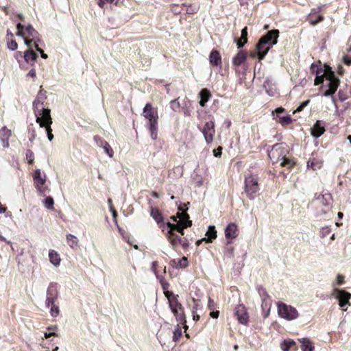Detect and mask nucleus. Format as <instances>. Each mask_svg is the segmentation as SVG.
Instances as JSON below:
<instances>
[{"label":"nucleus","mask_w":351,"mask_h":351,"mask_svg":"<svg viewBox=\"0 0 351 351\" xmlns=\"http://www.w3.org/2000/svg\"><path fill=\"white\" fill-rule=\"evenodd\" d=\"M170 106L173 110H176L180 108V103L178 101V99H173L170 102Z\"/></svg>","instance_id":"50"},{"label":"nucleus","mask_w":351,"mask_h":351,"mask_svg":"<svg viewBox=\"0 0 351 351\" xmlns=\"http://www.w3.org/2000/svg\"><path fill=\"white\" fill-rule=\"evenodd\" d=\"M221 151H222V148L220 147H218L217 149H214L213 150L214 156L215 157H220L221 155Z\"/></svg>","instance_id":"60"},{"label":"nucleus","mask_w":351,"mask_h":351,"mask_svg":"<svg viewBox=\"0 0 351 351\" xmlns=\"http://www.w3.org/2000/svg\"><path fill=\"white\" fill-rule=\"evenodd\" d=\"M27 48L23 53V58L27 64H33L38 58V55L34 50V46L27 47Z\"/></svg>","instance_id":"17"},{"label":"nucleus","mask_w":351,"mask_h":351,"mask_svg":"<svg viewBox=\"0 0 351 351\" xmlns=\"http://www.w3.org/2000/svg\"><path fill=\"white\" fill-rule=\"evenodd\" d=\"M278 313L279 316L288 320H291L298 317L296 309L284 303H278Z\"/></svg>","instance_id":"9"},{"label":"nucleus","mask_w":351,"mask_h":351,"mask_svg":"<svg viewBox=\"0 0 351 351\" xmlns=\"http://www.w3.org/2000/svg\"><path fill=\"white\" fill-rule=\"evenodd\" d=\"M234 315L237 317L239 322L241 324L246 325L249 320V316L247 313L245 306L240 304L234 309Z\"/></svg>","instance_id":"13"},{"label":"nucleus","mask_w":351,"mask_h":351,"mask_svg":"<svg viewBox=\"0 0 351 351\" xmlns=\"http://www.w3.org/2000/svg\"><path fill=\"white\" fill-rule=\"evenodd\" d=\"M182 336V330L179 325L177 326V328L173 331V341H178L180 337Z\"/></svg>","instance_id":"39"},{"label":"nucleus","mask_w":351,"mask_h":351,"mask_svg":"<svg viewBox=\"0 0 351 351\" xmlns=\"http://www.w3.org/2000/svg\"><path fill=\"white\" fill-rule=\"evenodd\" d=\"M348 89H339L338 93L339 99L341 101H343L348 98Z\"/></svg>","instance_id":"41"},{"label":"nucleus","mask_w":351,"mask_h":351,"mask_svg":"<svg viewBox=\"0 0 351 351\" xmlns=\"http://www.w3.org/2000/svg\"><path fill=\"white\" fill-rule=\"evenodd\" d=\"M261 308L263 310H267L268 308H271V300H265L263 299L261 300Z\"/></svg>","instance_id":"44"},{"label":"nucleus","mask_w":351,"mask_h":351,"mask_svg":"<svg viewBox=\"0 0 351 351\" xmlns=\"http://www.w3.org/2000/svg\"><path fill=\"white\" fill-rule=\"evenodd\" d=\"M143 114L145 119L149 121V130L150 131V136L153 140L157 138V130H158V114L154 111L150 104H147L143 109Z\"/></svg>","instance_id":"6"},{"label":"nucleus","mask_w":351,"mask_h":351,"mask_svg":"<svg viewBox=\"0 0 351 351\" xmlns=\"http://www.w3.org/2000/svg\"><path fill=\"white\" fill-rule=\"evenodd\" d=\"M244 191L250 199H254L259 195V185L256 176L250 175L245 177Z\"/></svg>","instance_id":"7"},{"label":"nucleus","mask_w":351,"mask_h":351,"mask_svg":"<svg viewBox=\"0 0 351 351\" xmlns=\"http://www.w3.org/2000/svg\"><path fill=\"white\" fill-rule=\"evenodd\" d=\"M11 134V130L8 129L5 126L3 127L0 130V140L2 143L3 147L5 148H8L10 146L9 138Z\"/></svg>","instance_id":"19"},{"label":"nucleus","mask_w":351,"mask_h":351,"mask_svg":"<svg viewBox=\"0 0 351 351\" xmlns=\"http://www.w3.org/2000/svg\"><path fill=\"white\" fill-rule=\"evenodd\" d=\"M45 182H46L45 177L44 178H41L37 179L36 180H34L36 187L40 192H43L42 187L45 184Z\"/></svg>","instance_id":"37"},{"label":"nucleus","mask_w":351,"mask_h":351,"mask_svg":"<svg viewBox=\"0 0 351 351\" xmlns=\"http://www.w3.org/2000/svg\"><path fill=\"white\" fill-rule=\"evenodd\" d=\"M150 215L152 218L156 221V222L159 225L160 228L162 229V232H165L167 225L166 223L163 222V216L162 213L160 212L158 208L152 207L150 211Z\"/></svg>","instance_id":"16"},{"label":"nucleus","mask_w":351,"mask_h":351,"mask_svg":"<svg viewBox=\"0 0 351 351\" xmlns=\"http://www.w3.org/2000/svg\"><path fill=\"white\" fill-rule=\"evenodd\" d=\"M208 308L210 310H213L214 308H215V302L214 301L210 298L209 300H208Z\"/></svg>","instance_id":"63"},{"label":"nucleus","mask_w":351,"mask_h":351,"mask_svg":"<svg viewBox=\"0 0 351 351\" xmlns=\"http://www.w3.org/2000/svg\"><path fill=\"white\" fill-rule=\"evenodd\" d=\"M180 245L182 246L184 250H186L189 247V243L188 240L186 239H184L182 240V243H180Z\"/></svg>","instance_id":"59"},{"label":"nucleus","mask_w":351,"mask_h":351,"mask_svg":"<svg viewBox=\"0 0 351 351\" xmlns=\"http://www.w3.org/2000/svg\"><path fill=\"white\" fill-rule=\"evenodd\" d=\"M45 206L49 210L53 209L54 200L51 196L47 197L43 201Z\"/></svg>","instance_id":"34"},{"label":"nucleus","mask_w":351,"mask_h":351,"mask_svg":"<svg viewBox=\"0 0 351 351\" xmlns=\"http://www.w3.org/2000/svg\"><path fill=\"white\" fill-rule=\"evenodd\" d=\"M47 91L44 89H40V91L38 92L36 98L33 102V108L34 111V114L36 116V118H37L38 114H40L42 112V110H45V108H43L41 109L39 108V105H43L45 99L47 98ZM46 109H49L48 108H46Z\"/></svg>","instance_id":"10"},{"label":"nucleus","mask_w":351,"mask_h":351,"mask_svg":"<svg viewBox=\"0 0 351 351\" xmlns=\"http://www.w3.org/2000/svg\"><path fill=\"white\" fill-rule=\"evenodd\" d=\"M26 159L29 164H32L34 160V154L31 149H27L25 153Z\"/></svg>","instance_id":"42"},{"label":"nucleus","mask_w":351,"mask_h":351,"mask_svg":"<svg viewBox=\"0 0 351 351\" xmlns=\"http://www.w3.org/2000/svg\"><path fill=\"white\" fill-rule=\"evenodd\" d=\"M207 238H203L196 241V244L199 245L204 241L207 243H211L217 237V230L214 226H209L206 233Z\"/></svg>","instance_id":"18"},{"label":"nucleus","mask_w":351,"mask_h":351,"mask_svg":"<svg viewBox=\"0 0 351 351\" xmlns=\"http://www.w3.org/2000/svg\"><path fill=\"white\" fill-rule=\"evenodd\" d=\"M16 36L23 37L24 43L27 47L35 46L41 43V36L31 24L27 25L21 23L16 24Z\"/></svg>","instance_id":"5"},{"label":"nucleus","mask_w":351,"mask_h":351,"mask_svg":"<svg viewBox=\"0 0 351 351\" xmlns=\"http://www.w3.org/2000/svg\"><path fill=\"white\" fill-rule=\"evenodd\" d=\"M173 313L174 316L176 317V320L178 322H179L180 324H184V328L185 329H187L188 326H186V321L184 309L182 310V311H176L173 312Z\"/></svg>","instance_id":"27"},{"label":"nucleus","mask_w":351,"mask_h":351,"mask_svg":"<svg viewBox=\"0 0 351 351\" xmlns=\"http://www.w3.org/2000/svg\"><path fill=\"white\" fill-rule=\"evenodd\" d=\"M95 143L97 146L101 147L103 143H105L106 141L103 140L100 136L95 135L93 138Z\"/></svg>","instance_id":"49"},{"label":"nucleus","mask_w":351,"mask_h":351,"mask_svg":"<svg viewBox=\"0 0 351 351\" xmlns=\"http://www.w3.org/2000/svg\"><path fill=\"white\" fill-rule=\"evenodd\" d=\"M333 295L339 301V304L343 311H346V308H343L346 305L350 304L349 300L351 298V294L344 290H340L335 289Z\"/></svg>","instance_id":"11"},{"label":"nucleus","mask_w":351,"mask_h":351,"mask_svg":"<svg viewBox=\"0 0 351 351\" xmlns=\"http://www.w3.org/2000/svg\"><path fill=\"white\" fill-rule=\"evenodd\" d=\"M193 301L194 302V305L193 306V310L192 311H195V312H197V308L199 306V300L193 298Z\"/></svg>","instance_id":"58"},{"label":"nucleus","mask_w":351,"mask_h":351,"mask_svg":"<svg viewBox=\"0 0 351 351\" xmlns=\"http://www.w3.org/2000/svg\"><path fill=\"white\" fill-rule=\"evenodd\" d=\"M17 262H18V264H19V266L21 265L22 267H24L25 265L23 263V254H21L20 256H18L17 258Z\"/></svg>","instance_id":"61"},{"label":"nucleus","mask_w":351,"mask_h":351,"mask_svg":"<svg viewBox=\"0 0 351 351\" xmlns=\"http://www.w3.org/2000/svg\"><path fill=\"white\" fill-rule=\"evenodd\" d=\"M36 121L40 128H45L47 138L49 141H51L53 139V135L51 128V125L53 123L52 118L51 117V110L45 109L42 110L40 114H38L37 118H36Z\"/></svg>","instance_id":"8"},{"label":"nucleus","mask_w":351,"mask_h":351,"mask_svg":"<svg viewBox=\"0 0 351 351\" xmlns=\"http://www.w3.org/2000/svg\"><path fill=\"white\" fill-rule=\"evenodd\" d=\"M51 306V308H50V313H51V315L53 317H56L58 315H59V307L56 305L54 304V303L53 304H51L50 305Z\"/></svg>","instance_id":"43"},{"label":"nucleus","mask_w":351,"mask_h":351,"mask_svg":"<svg viewBox=\"0 0 351 351\" xmlns=\"http://www.w3.org/2000/svg\"><path fill=\"white\" fill-rule=\"evenodd\" d=\"M258 292L261 298V300H263V299L271 300L270 296L267 293L266 289L263 288L262 287H258Z\"/></svg>","instance_id":"36"},{"label":"nucleus","mask_w":351,"mask_h":351,"mask_svg":"<svg viewBox=\"0 0 351 351\" xmlns=\"http://www.w3.org/2000/svg\"><path fill=\"white\" fill-rule=\"evenodd\" d=\"M289 152L288 145L285 143H276L267 149L268 156L273 164L280 162V165L283 167L290 169L293 167L295 162L292 159L287 157Z\"/></svg>","instance_id":"3"},{"label":"nucleus","mask_w":351,"mask_h":351,"mask_svg":"<svg viewBox=\"0 0 351 351\" xmlns=\"http://www.w3.org/2000/svg\"><path fill=\"white\" fill-rule=\"evenodd\" d=\"M267 94L270 96L273 97L276 95V89H265Z\"/></svg>","instance_id":"64"},{"label":"nucleus","mask_w":351,"mask_h":351,"mask_svg":"<svg viewBox=\"0 0 351 351\" xmlns=\"http://www.w3.org/2000/svg\"><path fill=\"white\" fill-rule=\"evenodd\" d=\"M247 54L243 51H239L233 58L232 63L235 66L241 65L246 60Z\"/></svg>","instance_id":"26"},{"label":"nucleus","mask_w":351,"mask_h":351,"mask_svg":"<svg viewBox=\"0 0 351 351\" xmlns=\"http://www.w3.org/2000/svg\"><path fill=\"white\" fill-rule=\"evenodd\" d=\"M330 232V229L328 227H324L320 230V234L322 237L328 236Z\"/></svg>","instance_id":"51"},{"label":"nucleus","mask_w":351,"mask_h":351,"mask_svg":"<svg viewBox=\"0 0 351 351\" xmlns=\"http://www.w3.org/2000/svg\"><path fill=\"white\" fill-rule=\"evenodd\" d=\"M66 239L68 245L71 247L74 248L77 246L78 239L75 236L69 234L66 235Z\"/></svg>","instance_id":"32"},{"label":"nucleus","mask_w":351,"mask_h":351,"mask_svg":"<svg viewBox=\"0 0 351 351\" xmlns=\"http://www.w3.org/2000/svg\"><path fill=\"white\" fill-rule=\"evenodd\" d=\"M225 256L227 257L231 258L234 256L233 254V247H226L225 249Z\"/></svg>","instance_id":"52"},{"label":"nucleus","mask_w":351,"mask_h":351,"mask_svg":"<svg viewBox=\"0 0 351 351\" xmlns=\"http://www.w3.org/2000/svg\"><path fill=\"white\" fill-rule=\"evenodd\" d=\"M317 201L326 208V209L324 210V213H326L327 210L330 208V206L332 202V197L331 194L324 193L322 194L321 197L319 195L317 198Z\"/></svg>","instance_id":"21"},{"label":"nucleus","mask_w":351,"mask_h":351,"mask_svg":"<svg viewBox=\"0 0 351 351\" xmlns=\"http://www.w3.org/2000/svg\"><path fill=\"white\" fill-rule=\"evenodd\" d=\"M234 42L237 43L238 49L242 48L245 43L247 42V28L245 27L241 30V34L240 38H235Z\"/></svg>","instance_id":"23"},{"label":"nucleus","mask_w":351,"mask_h":351,"mask_svg":"<svg viewBox=\"0 0 351 351\" xmlns=\"http://www.w3.org/2000/svg\"><path fill=\"white\" fill-rule=\"evenodd\" d=\"M58 297V290L56 285L51 283L47 290V297L45 301V305L49 308L51 304L55 302V300Z\"/></svg>","instance_id":"15"},{"label":"nucleus","mask_w":351,"mask_h":351,"mask_svg":"<svg viewBox=\"0 0 351 351\" xmlns=\"http://www.w3.org/2000/svg\"><path fill=\"white\" fill-rule=\"evenodd\" d=\"M188 259L186 257L183 256L182 258L178 261V265L176 268H186L188 266Z\"/></svg>","instance_id":"38"},{"label":"nucleus","mask_w":351,"mask_h":351,"mask_svg":"<svg viewBox=\"0 0 351 351\" xmlns=\"http://www.w3.org/2000/svg\"><path fill=\"white\" fill-rule=\"evenodd\" d=\"M307 106V100L304 101L300 105L293 111V114H296L302 111Z\"/></svg>","instance_id":"48"},{"label":"nucleus","mask_w":351,"mask_h":351,"mask_svg":"<svg viewBox=\"0 0 351 351\" xmlns=\"http://www.w3.org/2000/svg\"><path fill=\"white\" fill-rule=\"evenodd\" d=\"M202 132L204 134L206 142L207 143H210L213 141V136L215 133L214 121H210L206 122L202 130Z\"/></svg>","instance_id":"12"},{"label":"nucleus","mask_w":351,"mask_h":351,"mask_svg":"<svg viewBox=\"0 0 351 351\" xmlns=\"http://www.w3.org/2000/svg\"><path fill=\"white\" fill-rule=\"evenodd\" d=\"M324 19V17L322 14L311 15V16H308V23L312 25H315L318 23L322 22Z\"/></svg>","instance_id":"31"},{"label":"nucleus","mask_w":351,"mask_h":351,"mask_svg":"<svg viewBox=\"0 0 351 351\" xmlns=\"http://www.w3.org/2000/svg\"><path fill=\"white\" fill-rule=\"evenodd\" d=\"M278 118V122L283 126L289 125L293 121L289 115L280 116Z\"/></svg>","instance_id":"33"},{"label":"nucleus","mask_w":351,"mask_h":351,"mask_svg":"<svg viewBox=\"0 0 351 351\" xmlns=\"http://www.w3.org/2000/svg\"><path fill=\"white\" fill-rule=\"evenodd\" d=\"M171 294H172V297H173L172 299H170L169 298H168L169 304V307L171 308V312L173 313L176 311H182V310L184 309V307L182 305V304L180 302H179L178 300V295H174L173 293H171Z\"/></svg>","instance_id":"22"},{"label":"nucleus","mask_w":351,"mask_h":351,"mask_svg":"<svg viewBox=\"0 0 351 351\" xmlns=\"http://www.w3.org/2000/svg\"><path fill=\"white\" fill-rule=\"evenodd\" d=\"M301 342V350L302 351H307V338H303Z\"/></svg>","instance_id":"53"},{"label":"nucleus","mask_w":351,"mask_h":351,"mask_svg":"<svg viewBox=\"0 0 351 351\" xmlns=\"http://www.w3.org/2000/svg\"><path fill=\"white\" fill-rule=\"evenodd\" d=\"M8 48L12 51H15L18 48V44L15 40L11 39L10 41L8 42Z\"/></svg>","instance_id":"45"},{"label":"nucleus","mask_w":351,"mask_h":351,"mask_svg":"<svg viewBox=\"0 0 351 351\" xmlns=\"http://www.w3.org/2000/svg\"><path fill=\"white\" fill-rule=\"evenodd\" d=\"M315 155L317 156V154L312 153L311 160V167L313 170L319 169L322 167V161L320 158L315 157Z\"/></svg>","instance_id":"28"},{"label":"nucleus","mask_w":351,"mask_h":351,"mask_svg":"<svg viewBox=\"0 0 351 351\" xmlns=\"http://www.w3.org/2000/svg\"><path fill=\"white\" fill-rule=\"evenodd\" d=\"M178 207L179 211H180V213L188 214L186 213V210H188L186 204H182V203L180 202V204L178 205Z\"/></svg>","instance_id":"46"},{"label":"nucleus","mask_w":351,"mask_h":351,"mask_svg":"<svg viewBox=\"0 0 351 351\" xmlns=\"http://www.w3.org/2000/svg\"><path fill=\"white\" fill-rule=\"evenodd\" d=\"M238 236L237 226L234 223H229L225 228V237L227 239H232Z\"/></svg>","instance_id":"20"},{"label":"nucleus","mask_w":351,"mask_h":351,"mask_svg":"<svg viewBox=\"0 0 351 351\" xmlns=\"http://www.w3.org/2000/svg\"><path fill=\"white\" fill-rule=\"evenodd\" d=\"M49 257L50 262L53 265H54L56 266L60 265V258L59 257V255L54 250L49 251Z\"/></svg>","instance_id":"30"},{"label":"nucleus","mask_w":351,"mask_h":351,"mask_svg":"<svg viewBox=\"0 0 351 351\" xmlns=\"http://www.w3.org/2000/svg\"><path fill=\"white\" fill-rule=\"evenodd\" d=\"M310 71L314 76L315 85L322 84L320 88H338L339 79L329 66L322 64L320 61L318 64L312 63L310 66Z\"/></svg>","instance_id":"1"},{"label":"nucleus","mask_w":351,"mask_h":351,"mask_svg":"<svg viewBox=\"0 0 351 351\" xmlns=\"http://www.w3.org/2000/svg\"><path fill=\"white\" fill-rule=\"evenodd\" d=\"M34 47V49L40 53L41 57L43 59H47L48 58V56L44 52V51L39 47L38 45H36Z\"/></svg>","instance_id":"47"},{"label":"nucleus","mask_w":351,"mask_h":351,"mask_svg":"<svg viewBox=\"0 0 351 351\" xmlns=\"http://www.w3.org/2000/svg\"><path fill=\"white\" fill-rule=\"evenodd\" d=\"M279 30L273 29L268 31L262 36L256 45L257 56L259 60H263L269 49L278 42Z\"/></svg>","instance_id":"4"},{"label":"nucleus","mask_w":351,"mask_h":351,"mask_svg":"<svg viewBox=\"0 0 351 351\" xmlns=\"http://www.w3.org/2000/svg\"><path fill=\"white\" fill-rule=\"evenodd\" d=\"M114 0H98V5L100 8H103L104 5L107 3H112Z\"/></svg>","instance_id":"54"},{"label":"nucleus","mask_w":351,"mask_h":351,"mask_svg":"<svg viewBox=\"0 0 351 351\" xmlns=\"http://www.w3.org/2000/svg\"><path fill=\"white\" fill-rule=\"evenodd\" d=\"M101 147H103L104 152L110 158L113 156L114 152L108 142L106 141L105 143H103Z\"/></svg>","instance_id":"35"},{"label":"nucleus","mask_w":351,"mask_h":351,"mask_svg":"<svg viewBox=\"0 0 351 351\" xmlns=\"http://www.w3.org/2000/svg\"><path fill=\"white\" fill-rule=\"evenodd\" d=\"M209 60L212 65L218 66L221 62L220 53L217 50H212L210 53Z\"/></svg>","instance_id":"24"},{"label":"nucleus","mask_w":351,"mask_h":351,"mask_svg":"<svg viewBox=\"0 0 351 351\" xmlns=\"http://www.w3.org/2000/svg\"><path fill=\"white\" fill-rule=\"evenodd\" d=\"M337 89H326L324 95L325 96H332Z\"/></svg>","instance_id":"57"},{"label":"nucleus","mask_w":351,"mask_h":351,"mask_svg":"<svg viewBox=\"0 0 351 351\" xmlns=\"http://www.w3.org/2000/svg\"><path fill=\"white\" fill-rule=\"evenodd\" d=\"M211 96L210 93L208 91V89H202L199 93V97L200 98L199 105L204 107L206 103L209 100Z\"/></svg>","instance_id":"25"},{"label":"nucleus","mask_w":351,"mask_h":351,"mask_svg":"<svg viewBox=\"0 0 351 351\" xmlns=\"http://www.w3.org/2000/svg\"><path fill=\"white\" fill-rule=\"evenodd\" d=\"M343 62H344L345 64L350 65L351 64V56H345L343 57Z\"/></svg>","instance_id":"62"},{"label":"nucleus","mask_w":351,"mask_h":351,"mask_svg":"<svg viewBox=\"0 0 351 351\" xmlns=\"http://www.w3.org/2000/svg\"><path fill=\"white\" fill-rule=\"evenodd\" d=\"M285 111V108H283L282 107H279V108H277L274 114L275 113L276 114V117H278L280 116H281L280 114L284 112Z\"/></svg>","instance_id":"56"},{"label":"nucleus","mask_w":351,"mask_h":351,"mask_svg":"<svg viewBox=\"0 0 351 351\" xmlns=\"http://www.w3.org/2000/svg\"><path fill=\"white\" fill-rule=\"evenodd\" d=\"M180 217L179 223H171L168 221L166 223L167 228L165 232H163L167 240L171 243L173 250H176V247L178 245L182 243V239L176 234L174 231L179 232L180 234H184V228H187L192 226V221L189 219V215L182 213L181 215H178Z\"/></svg>","instance_id":"2"},{"label":"nucleus","mask_w":351,"mask_h":351,"mask_svg":"<svg viewBox=\"0 0 351 351\" xmlns=\"http://www.w3.org/2000/svg\"><path fill=\"white\" fill-rule=\"evenodd\" d=\"M325 7V5L320 4L317 5L316 8H312L311 12L308 13V16H311V15H317L320 14L321 10Z\"/></svg>","instance_id":"40"},{"label":"nucleus","mask_w":351,"mask_h":351,"mask_svg":"<svg viewBox=\"0 0 351 351\" xmlns=\"http://www.w3.org/2000/svg\"><path fill=\"white\" fill-rule=\"evenodd\" d=\"M326 123L322 120H317L313 127L310 128L311 134L315 138L320 137L326 131Z\"/></svg>","instance_id":"14"},{"label":"nucleus","mask_w":351,"mask_h":351,"mask_svg":"<svg viewBox=\"0 0 351 351\" xmlns=\"http://www.w3.org/2000/svg\"><path fill=\"white\" fill-rule=\"evenodd\" d=\"M295 345V342L291 339H284L280 344V347L282 351H289L291 347Z\"/></svg>","instance_id":"29"},{"label":"nucleus","mask_w":351,"mask_h":351,"mask_svg":"<svg viewBox=\"0 0 351 351\" xmlns=\"http://www.w3.org/2000/svg\"><path fill=\"white\" fill-rule=\"evenodd\" d=\"M41 171L40 169H36L35 170L34 173V175H33V178H34V180H36L37 179H39V178H41Z\"/></svg>","instance_id":"55"}]
</instances>
